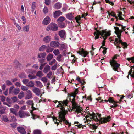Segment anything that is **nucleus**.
I'll use <instances>...</instances> for the list:
<instances>
[{
    "label": "nucleus",
    "mask_w": 134,
    "mask_h": 134,
    "mask_svg": "<svg viewBox=\"0 0 134 134\" xmlns=\"http://www.w3.org/2000/svg\"><path fill=\"white\" fill-rule=\"evenodd\" d=\"M30 27L29 25H27L24 26L22 28L23 31L24 32H28L29 31Z\"/></svg>",
    "instance_id": "obj_22"
},
{
    "label": "nucleus",
    "mask_w": 134,
    "mask_h": 134,
    "mask_svg": "<svg viewBox=\"0 0 134 134\" xmlns=\"http://www.w3.org/2000/svg\"><path fill=\"white\" fill-rule=\"evenodd\" d=\"M77 90H76L75 92L72 94L73 98L72 99V103L73 108L76 109V111L77 113H81L82 110V108L80 106H78V104L75 102V99L74 98L77 96L76 95L77 93Z\"/></svg>",
    "instance_id": "obj_4"
},
{
    "label": "nucleus",
    "mask_w": 134,
    "mask_h": 134,
    "mask_svg": "<svg viewBox=\"0 0 134 134\" xmlns=\"http://www.w3.org/2000/svg\"><path fill=\"white\" fill-rule=\"evenodd\" d=\"M58 26L56 24L51 23L47 27L46 30L48 31L50 30L53 31H56L58 30Z\"/></svg>",
    "instance_id": "obj_7"
},
{
    "label": "nucleus",
    "mask_w": 134,
    "mask_h": 134,
    "mask_svg": "<svg viewBox=\"0 0 134 134\" xmlns=\"http://www.w3.org/2000/svg\"><path fill=\"white\" fill-rule=\"evenodd\" d=\"M62 13L60 10L56 11L54 14V17L55 18H56L58 16L61 15Z\"/></svg>",
    "instance_id": "obj_19"
},
{
    "label": "nucleus",
    "mask_w": 134,
    "mask_h": 134,
    "mask_svg": "<svg viewBox=\"0 0 134 134\" xmlns=\"http://www.w3.org/2000/svg\"><path fill=\"white\" fill-rule=\"evenodd\" d=\"M26 96L25 97L26 99H28L32 98V94L31 91L30 90H28L26 91Z\"/></svg>",
    "instance_id": "obj_14"
},
{
    "label": "nucleus",
    "mask_w": 134,
    "mask_h": 134,
    "mask_svg": "<svg viewBox=\"0 0 134 134\" xmlns=\"http://www.w3.org/2000/svg\"><path fill=\"white\" fill-rule=\"evenodd\" d=\"M18 130L22 134H25L26 132L24 128L22 127H18Z\"/></svg>",
    "instance_id": "obj_20"
},
{
    "label": "nucleus",
    "mask_w": 134,
    "mask_h": 134,
    "mask_svg": "<svg viewBox=\"0 0 134 134\" xmlns=\"http://www.w3.org/2000/svg\"><path fill=\"white\" fill-rule=\"evenodd\" d=\"M106 3H109L111 5H113L114 4V3L109 0H105Z\"/></svg>",
    "instance_id": "obj_56"
},
{
    "label": "nucleus",
    "mask_w": 134,
    "mask_h": 134,
    "mask_svg": "<svg viewBox=\"0 0 134 134\" xmlns=\"http://www.w3.org/2000/svg\"><path fill=\"white\" fill-rule=\"evenodd\" d=\"M56 62V60L55 59H54L53 60L50 62L49 63V64L50 65H52L54 63Z\"/></svg>",
    "instance_id": "obj_64"
},
{
    "label": "nucleus",
    "mask_w": 134,
    "mask_h": 134,
    "mask_svg": "<svg viewBox=\"0 0 134 134\" xmlns=\"http://www.w3.org/2000/svg\"><path fill=\"white\" fill-rule=\"evenodd\" d=\"M127 59L128 61L131 60V62L134 63V58L132 57L131 58H128ZM129 75H130L131 77H134V65L131 67V69L128 72Z\"/></svg>",
    "instance_id": "obj_8"
},
{
    "label": "nucleus",
    "mask_w": 134,
    "mask_h": 134,
    "mask_svg": "<svg viewBox=\"0 0 134 134\" xmlns=\"http://www.w3.org/2000/svg\"><path fill=\"white\" fill-rule=\"evenodd\" d=\"M52 73L51 71H50L49 73L47 74V77L50 79L51 78V76L52 75Z\"/></svg>",
    "instance_id": "obj_51"
},
{
    "label": "nucleus",
    "mask_w": 134,
    "mask_h": 134,
    "mask_svg": "<svg viewBox=\"0 0 134 134\" xmlns=\"http://www.w3.org/2000/svg\"><path fill=\"white\" fill-rule=\"evenodd\" d=\"M65 19V18L63 16H61L59 17L57 20V21L58 23H60L63 22L64 21Z\"/></svg>",
    "instance_id": "obj_25"
},
{
    "label": "nucleus",
    "mask_w": 134,
    "mask_h": 134,
    "mask_svg": "<svg viewBox=\"0 0 134 134\" xmlns=\"http://www.w3.org/2000/svg\"><path fill=\"white\" fill-rule=\"evenodd\" d=\"M58 55L56 59L58 61L60 62L62 60V55L60 54Z\"/></svg>",
    "instance_id": "obj_42"
},
{
    "label": "nucleus",
    "mask_w": 134,
    "mask_h": 134,
    "mask_svg": "<svg viewBox=\"0 0 134 134\" xmlns=\"http://www.w3.org/2000/svg\"><path fill=\"white\" fill-rule=\"evenodd\" d=\"M14 86L12 85L9 88V93L14 94L16 95L18 94L20 92V90L18 88H16L13 89Z\"/></svg>",
    "instance_id": "obj_9"
},
{
    "label": "nucleus",
    "mask_w": 134,
    "mask_h": 134,
    "mask_svg": "<svg viewBox=\"0 0 134 134\" xmlns=\"http://www.w3.org/2000/svg\"><path fill=\"white\" fill-rule=\"evenodd\" d=\"M57 64H55L52 67L51 69L53 70H55L57 68Z\"/></svg>",
    "instance_id": "obj_59"
},
{
    "label": "nucleus",
    "mask_w": 134,
    "mask_h": 134,
    "mask_svg": "<svg viewBox=\"0 0 134 134\" xmlns=\"http://www.w3.org/2000/svg\"><path fill=\"white\" fill-rule=\"evenodd\" d=\"M18 115L21 118L29 116V113L27 111L19 110L18 112Z\"/></svg>",
    "instance_id": "obj_10"
},
{
    "label": "nucleus",
    "mask_w": 134,
    "mask_h": 134,
    "mask_svg": "<svg viewBox=\"0 0 134 134\" xmlns=\"http://www.w3.org/2000/svg\"><path fill=\"white\" fill-rule=\"evenodd\" d=\"M24 96V93L23 92H21L20 93H19L18 95V98L20 99H21Z\"/></svg>",
    "instance_id": "obj_33"
},
{
    "label": "nucleus",
    "mask_w": 134,
    "mask_h": 134,
    "mask_svg": "<svg viewBox=\"0 0 134 134\" xmlns=\"http://www.w3.org/2000/svg\"><path fill=\"white\" fill-rule=\"evenodd\" d=\"M77 53L79 54L80 55L83 56L85 57L88 54L89 52L85 51L83 49H82L81 50L78 51Z\"/></svg>",
    "instance_id": "obj_11"
},
{
    "label": "nucleus",
    "mask_w": 134,
    "mask_h": 134,
    "mask_svg": "<svg viewBox=\"0 0 134 134\" xmlns=\"http://www.w3.org/2000/svg\"><path fill=\"white\" fill-rule=\"evenodd\" d=\"M28 77L30 79H33L36 78V77L35 76L32 75L31 74H29L28 75Z\"/></svg>",
    "instance_id": "obj_49"
},
{
    "label": "nucleus",
    "mask_w": 134,
    "mask_h": 134,
    "mask_svg": "<svg viewBox=\"0 0 134 134\" xmlns=\"http://www.w3.org/2000/svg\"><path fill=\"white\" fill-rule=\"evenodd\" d=\"M34 134H41V131L38 129H36L34 130L33 131Z\"/></svg>",
    "instance_id": "obj_37"
},
{
    "label": "nucleus",
    "mask_w": 134,
    "mask_h": 134,
    "mask_svg": "<svg viewBox=\"0 0 134 134\" xmlns=\"http://www.w3.org/2000/svg\"><path fill=\"white\" fill-rule=\"evenodd\" d=\"M34 83L32 81H30L29 82L27 86L30 87H32L34 86Z\"/></svg>",
    "instance_id": "obj_38"
},
{
    "label": "nucleus",
    "mask_w": 134,
    "mask_h": 134,
    "mask_svg": "<svg viewBox=\"0 0 134 134\" xmlns=\"http://www.w3.org/2000/svg\"><path fill=\"white\" fill-rule=\"evenodd\" d=\"M29 81V80L28 79H24L22 81L23 83L24 84H27Z\"/></svg>",
    "instance_id": "obj_55"
},
{
    "label": "nucleus",
    "mask_w": 134,
    "mask_h": 134,
    "mask_svg": "<svg viewBox=\"0 0 134 134\" xmlns=\"http://www.w3.org/2000/svg\"><path fill=\"white\" fill-rule=\"evenodd\" d=\"M6 109V108L1 109L0 110V114L2 115L5 114Z\"/></svg>",
    "instance_id": "obj_45"
},
{
    "label": "nucleus",
    "mask_w": 134,
    "mask_h": 134,
    "mask_svg": "<svg viewBox=\"0 0 134 134\" xmlns=\"http://www.w3.org/2000/svg\"><path fill=\"white\" fill-rule=\"evenodd\" d=\"M88 124L89 127L92 129V132L95 131V129L97 128V126L94 125H92V124L89 123Z\"/></svg>",
    "instance_id": "obj_23"
},
{
    "label": "nucleus",
    "mask_w": 134,
    "mask_h": 134,
    "mask_svg": "<svg viewBox=\"0 0 134 134\" xmlns=\"http://www.w3.org/2000/svg\"><path fill=\"white\" fill-rule=\"evenodd\" d=\"M41 80L44 83H47V79L46 77H44L42 78Z\"/></svg>",
    "instance_id": "obj_46"
},
{
    "label": "nucleus",
    "mask_w": 134,
    "mask_h": 134,
    "mask_svg": "<svg viewBox=\"0 0 134 134\" xmlns=\"http://www.w3.org/2000/svg\"><path fill=\"white\" fill-rule=\"evenodd\" d=\"M36 83L37 84V86L39 87L42 88L43 87V86L42 85V83L40 81H37L36 82Z\"/></svg>",
    "instance_id": "obj_36"
},
{
    "label": "nucleus",
    "mask_w": 134,
    "mask_h": 134,
    "mask_svg": "<svg viewBox=\"0 0 134 134\" xmlns=\"http://www.w3.org/2000/svg\"><path fill=\"white\" fill-rule=\"evenodd\" d=\"M19 77L20 78L25 77L26 75L24 73H22L19 75Z\"/></svg>",
    "instance_id": "obj_53"
},
{
    "label": "nucleus",
    "mask_w": 134,
    "mask_h": 134,
    "mask_svg": "<svg viewBox=\"0 0 134 134\" xmlns=\"http://www.w3.org/2000/svg\"><path fill=\"white\" fill-rule=\"evenodd\" d=\"M53 55L52 54H49L47 56L46 59L47 61H50L53 57Z\"/></svg>",
    "instance_id": "obj_27"
},
{
    "label": "nucleus",
    "mask_w": 134,
    "mask_h": 134,
    "mask_svg": "<svg viewBox=\"0 0 134 134\" xmlns=\"http://www.w3.org/2000/svg\"><path fill=\"white\" fill-rule=\"evenodd\" d=\"M105 101L107 102H109L110 103H112L114 105H111L110 106L111 107V108H114V107H116L118 105L117 104H116V102L114 101L113 100V98L112 97H110L108 100H105Z\"/></svg>",
    "instance_id": "obj_12"
},
{
    "label": "nucleus",
    "mask_w": 134,
    "mask_h": 134,
    "mask_svg": "<svg viewBox=\"0 0 134 134\" xmlns=\"http://www.w3.org/2000/svg\"><path fill=\"white\" fill-rule=\"evenodd\" d=\"M21 88L23 91L28 90V88L26 87L23 86H21Z\"/></svg>",
    "instance_id": "obj_57"
},
{
    "label": "nucleus",
    "mask_w": 134,
    "mask_h": 134,
    "mask_svg": "<svg viewBox=\"0 0 134 134\" xmlns=\"http://www.w3.org/2000/svg\"><path fill=\"white\" fill-rule=\"evenodd\" d=\"M53 52L55 55H59L60 53L59 50L58 49L54 50Z\"/></svg>",
    "instance_id": "obj_40"
},
{
    "label": "nucleus",
    "mask_w": 134,
    "mask_h": 134,
    "mask_svg": "<svg viewBox=\"0 0 134 134\" xmlns=\"http://www.w3.org/2000/svg\"><path fill=\"white\" fill-rule=\"evenodd\" d=\"M26 103L29 105H34V104L33 102V101L31 100H29L27 101L26 102Z\"/></svg>",
    "instance_id": "obj_44"
},
{
    "label": "nucleus",
    "mask_w": 134,
    "mask_h": 134,
    "mask_svg": "<svg viewBox=\"0 0 134 134\" xmlns=\"http://www.w3.org/2000/svg\"><path fill=\"white\" fill-rule=\"evenodd\" d=\"M50 66L48 65H47L44 67L43 71L44 73H46L50 71Z\"/></svg>",
    "instance_id": "obj_21"
},
{
    "label": "nucleus",
    "mask_w": 134,
    "mask_h": 134,
    "mask_svg": "<svg viewBox=\"0 0 134 134\" xmlns=\"http://www.w3.org/2000/svg\"><path fill=\"white\" fill-rule=\"evenodd\" d=\"M88 112L89 113L88 114L86 115L85 117L86 121H85L84 123L86 124L88 122H90L91 121L93 120L97 122L100 120L102 122L105 123L109 122L110 119V116H108L107 118H102L101 117V115H99L98 116V117L99 118V119L95 115L94 113H93L91 114L89 113V112Z\"/></svg>",
    "instance_id": "obj_1"
},
{
    "label": "nucleus",
    "mask_w": 134,
    "mask_h": 134,
    "mask_svg": "<svg viewBox=\"0 0 134 134\" xmlns=\"http://www.w3.org/2000/svg\"><path fill=\"white\" fill-rule=\"evenodd\" d=\"M36 76L39 77H41L43 76V74L42 71H39L37 72Z\"/></svg>",
    "instance_id": "obj_32"
},
{
    "label": "nucleus",
    "mask_w": 134,
    "mask_h": 134,
    "mask_svg": "<svg viewBox=\"0 0 134 134\" xmlns=\"http://www.w3.org/2000/svg\"><path fill=\"white\" fill-rule=\"evenodd\" d=\"M26 106L25 105H24L21 107L20 110L23 111V110H26Z\"/></svg>",
    "instance_id": "obj_61"
},
{
    "label": "nucleus",
    "mask_w": 134,
    "mask_h": 134,
    "mask_svg": "<svg viewBox=\"0 0 134 134\" xmlns=\"http://www.w3.org/2000/svg\"><path fill=\"white\" fill-rule=\"evenodd\" d=\"M58 25L59 27L62 28H65L66 27V25L65 23H58Z\"/></svg>",
    "instance_id": "obj_35"
},
{
    "label": "nucleus",
    "mask_w": 134,
    "mask_h": 134,
    "mask_svg": "<svg viewBox=\"0 0 134 134\" xmlns=\"http://www.w3.org/2000/svg\"><path fill=\"white\" fill-rule=\"evenodd\" d=\"M46 52L48 53H49L50 52H51L53 51V49L50 47H47L46 48Z\"/></svg>",
    "instance_id": "obj_41"
},
{
    "label": "nucleus",
    "mask_w": 134,
    "mask_h": 134,
    "mask_svg": "<svg viewBox=\"0 0 134 134\" xmlns=\"http://www.w3.org/2000/svg\"><path fill=\"white\" fill-rule=\"evenodd\" d=\"M0 99L2 102H4L5 100V97L4 96H2L0 97Z\"/></svg>",
    "instance_id": "obj_62"
},
{
    "label": "nucleus",
    "mask_w": 134,
    "mask_h": 134,
    "mask_svg": "<svg viewBox=\"0 0 134 134\" xmlns=\"http://www.w3.org/2000/svg\"><path fill=\"white\" fill-rule=\"evenodd\" d=\"M114 27V29L115 30V32L116 34V35H117L118 33V32H119V31H120V30H119V28L118 27Z\"/></svg>",
    "instance_id": "obj_48"
},
{
    "label": "nucleus",
    "mask_w": 134,
    "mask_h": 134,
    "mask_svg": "<svg viewBox=\"0 0 134 134\" xmlns=\"http://www.w3.org/2000/svg\"><path fill=\"white\" fill-rule=\"evenodd\" d=\"M43 11L44 14H46L48 12V9L47 7H45L43 9Z\"/></svg>",
    "instance_id": "obj_50"
},
{
    "label": "nucleus",
    "mask_w": 134,
    "mask_h": 134,
    "mask_svg": "<svg viewBox=\"0 0 134 134\" xmlns=\"http://www.w3.org/2000/svg\"><path fill=\"white\" fill-rule=\"evenodd\" d=\"M66 45L64 44H62L59 45V48L60 50H62L64 49H65L66 48Z\"/></svg>",
    "instance_id": "obj_30"
},
{
    "label": "nucleus",
    "mask_w": 134,
    "mask_h": 134,
    "mask_svg": "<svg viewBox=\"0 0 134 134\" xmlns=\"http://www.w3.org/2000/svg\"><path fill=\"white\" fill-rule=\"evenodd\" d=\"M60 37L62 38H65L66 36V33L64 30L60 31L59 33Z\"/></svg>",
    "instance_id": "obj_18"
},
{
    "label": "nucleus",
    "mask_w": 134,
    "mask_h": 134,
    "mask_svg": "<svg viewBox=\"0 0 134 134\" xmlns=\"http://www.w3.org/2000/svg\"><path fill=\"white\" fill-rule=\"evenodd\" d=\"M11 126L13 128H15L17 125V124L16 123H14L10 124Z\"/></svg>",
    "instance_id": "obj_52"
},
{
    "label": "nucleus",
    "mask_w": 134,
    "mask_h": 134,
    "mask_svg": "<svg viewBox=\"0 0 134 134\" xmlns=\"http://www.w3.org/2000/svg\"><path fill=\"white\" fill-rule=\"evenodd\" d=\"M61 7L62 4L59 2L57 3L54 6V8L57 9H60Z\"/></svg>",
    "instance_id": "obj_24"
},
{
    "label": "nucleus",
    "mask_w": 134,
    "mask_h": 134,
    "mask_svg": "<svg viewBox=\"0 0 134 134\" xmlns=\"http://www.w3.org/2000/svg\"><path fill=\"white\" fill-rule=\"evenodd\" d=\"M51 21V19L48 16H46L43 20L42 24L44 25H47L49 24Z\"/></svg>",
    "instance_id": "obj_13"
},
{
    "label": "nucleus",
    "mask_w": 134,
    "mask_h": 134,
    "mask_svg": "<svg viewBox=\"0 0 134 134\" xmlns=\"http://www.w3.org/2000/svg\"><path fill=\"white\" fill-rule=\"evenodd\" d=\"M60 45L59 42L57 41H53L50 43V46L51 47L57 48Z\"/></svg>",
    "instance_id": "obj_15"
},
{
    "label": "nucleus",
    "mask_w": 134,
    "mask_h": 134,
    "mask_svg": "<svg viewBox=\"0 0 134 134\" xmlns=\"http://www.w3.org/2000/svg\"><path fill=\"white\" fill-rule=\"evenodd\" d=\"M122 32V30H120V31L118 32L117 34V37L118 38H115L114 44L117 46V47L120 48L119 45L121 43L122 45L123 48H127V43L125 42H122V40H121V33Z\"/></svg>",
    "instance_id": "obj_3"
},
{
    "label": "nucleus",
    "mask_w": 134,
    "mask_h": 134,
    "mask_svg": "<svg viewBox=\"0 0 134 134\" xmlns=\"http://www.w3.org/2000/svg\"><path fill=\"white\" fill-rule=\"evenodd\" d=\"M111 15L113 17H115L116 19H117L116 21L118 19V18L116 16H115V14L114 12H111Z\"/></svg>",
    "instance_id": "obj_54"
},
{
    "label": "nucleus",
    "mask_w": 134,
    "mask_h": 134,
    "mask_svg": "<svg viewBox=\"0 0 134 134\" xmlns=\"http://www.w3.org/2000/svg\"><path fill=\"white\" fill-rule=\"evenodd\" d=\"M5 82L7 85L8 86L12 84L11 82L8 80L6 81Z\"/></svg>",
    "instance_id": "obj_58"
},
{
    "label": "nucleus",
    "mask_w": 134,
    "mask_h": 134,
    "mask_svg": "<svg viewBox=\"0 0 134 134\" xmlns=\"http://www.w3.org/2000/svg\"><path fill=\"white\" fill-rule=\"evenodd\" d=\"M10 113H13L16 115H17V111L13 108H11L9 109Z\"/></svg>",
    "instance_id": "obj_29"
},
{
    "label": "nucleus",
    "mask_w": 134,
    "mask_h": 134,
    "mask_svg": "<svg viewBox=\"0 0 134 134\" xmlns=\"http://www.w3.org/2000/svg\"><path fill=\"white\" fill-rule=\"evenodd\" d=\"M110 35V33L109 32H107L104 30H102L100 32H98L96 36L95 37V39H98L99 38V35H101L102 36L100 38H103L104 40H105L107 38V36H109Z\"/></svg>",
    "instance_id": "obj_5"
},
{
    "label": "nucleus",
    "mask_w": 134,
    "mask_h": 134,
    "mask_svg": "<svg viewBox=\"0 0 134 134\" xmlns=\"http://www.w3.org/2000/svg\"><path fill=\"white\" fill-rule=\"evenodd\" d=\"M67 18L69 20H71L74 18V16L71 13H68L66 15V16Z\"/></svg>",
    "instance_id": "obj_26"
},
{
    "label": "nucleus",
    "mask_w": 134,
    "mask_h": 134,
    "mask_svg": "<svg viewBox=\"0 0 134 134\" xmlns=\"http://www.w3.org/2000/svg\"><path fill=\"white\" fill-rule=\"evenodd\" d=\"M116 58L117 56L115 55L113 58L112 60L110 62L111 65L113 67V69L115 71H117L118 68L120 66V65L117 63L114 60Z\"/></svg>",
    "instance_id": "obj_6"
},
{
    "label": "nucleus",
    "mask_w": 134,
    "mask_h": 134,
    "mask_svg": "<svg viewBox=\"0 0 134 134\" xmlns=\"http://www.w3.org/2000/svg\"><path fill=\"white\" fill-rule=\"evenodd\" d=\"M67 100L64 101L63 102L59 101L58 102L59 105L61 107L60 109L62 111L61 112H59V116L60 118V121L58 120L59 122H62L63 121L66 124H68V127H69L71 125L70 123H69L66 120L65 118V113L64 112L65 110L64 109V107L67 105Z\"/></svg>",
    "instance_id": "obj_2"
},
{
    "label": "nucleus",
    "mask_w": 134,
    "mask_h": 134,
    "mask_svg": "<svg viewBox=\"0 0 134 134\" xmlns=\"http://www.w3.org/2000/svg\"><path fill=\"white\" fill-rule=\"evenodd\" d=\"M11 99L13 102H15L17 100V97L16 96L12 97L11 98Z\"/></svg>",
    "instance_id": "obj_43"
},
{
    "label": "nucleus",
    "mask_w": 134,
    "mask_h": 134,
    "mask_svg": "<svg viewBox=\"0 0 134 134\" xmlns=\"http://www.w3.org/2000/svg\"><path fill=\"white\" fill-rule=\"evenodd\" d=\"M51 38L49 36H46L43 39V41L46 43H49L51 40Z\"/></svg>",
    "instance_id": "obj_16"
},
{
    "label": "nucleus",
    "mask_w": 134,
    "mask_h": 134,
    "mask_svg": "<svg viewBox=\"0 0 134 134\" xmlns=\"http://www.w3.org/2000/svg\"><path fill=\"white\" fill-rule=\"evenodd\" d=\"M45 3L46 5H48L50 4V0H45Z\"/></svg>",
    "instance_id": "obj_63"
},
{
    "label": "nucleus",
    "mask_w": 134,
    "mask_h": 134,
    "mask_svg": "<svg viewBox=\"0 0 134 134\" xmlns=\"http://www.w3.org/2000/svg\"><path fill=\"white\" fill-rule=\"evenodd\" d=\"M33 92L37 96H39L41 94V91L38 88L35 87L32 89Z\"/></svg>",
    "instance_id": "obj_17"
},
{
    "label": "nucleus",
    "mask_w": 134,
    "mask_h": 134,
    "mask_svg": "<svg viewBox=\"0 0 134 134\" xmlns=\"http://www.w3.org/2000/svg\"><path fill=\"white\" fill-rule=\"evenodd\" d=\"M2 120L4 122H7L9 121V119L6 115H4L2 116Z\"/></svg>",
    "instance_id": "obj_34"
},
{
    "label": "nucleus",
    "mask_w": 134,
    "mask_h": 134,
    "mask_svg": "<svg viewBox=\"0 0 134 134\" xmlns=\"http://www.w3.org/2000/svg\"><path fill=\"white\" fill-rule=\"evenodd\" d=\"M46 55V53L45 52L42 53L38 54V57L40 58H45Z\"/></svg>",
    "instance_id": "obj_28"
},
{
    "label": "nucleus",
    "mask_w": 134,
    "mask_h": 134,
    "mask_svg": "<svg viewBox=\"0 0 134 134\" xmlns=\"http://www.w3.org/2000/svg\"><path fill=\"white\" fill-rule=\"evenodd\" d=\"M36 3L35 2H33L32 3L31 6L32 11V12H34L35 10L36 7Z\"/></svg>",
    "instance_id": "obj_39"
},
{
    "label": "nucleus",
    "mask_w": 134,
    "mask_h": 134,
    "mask_svg": "<svg viewBox=\"0 0 134 134\" xmlns=\"http://www.w3.org/2000/svg\"><path fill=\"white\" fill-rule=\"evenodd\" d=\"M47 47L45 45H43L40 47L39 50L40 51H44L47 48Z\"/></svg>",
    "instance_id": "obj_31"
},
{
    "label": "nucleus",
    "mask_w": 134,
    "mask_h": 134,
    "mask_svg": "<svg viewBox=\"0 0 134 134\" xmlns=\"http://www.w3.org/2000/svg\"><path fill=\"white\" fill-rule=\"evenodd\" d=\"M12 121H16V119L14 116H11Z\"/></svg>",
    "instance_id": "obj_60"
},
{
    "label": "nucleus",
    "mask_w": 134,
    "mask_h": 134,
    "mask_svg": "<svg viewBox=\"0 0 134 134\" xmlns=\"http://www.w3.org/2000/svg\"><path fill=\"white\" fill-rule=\"evenodd\" d=\"M14 24L15 25L16 27L18 28V29L20 30L21 29V27L20 26V25L14 22Z\"/></svg>",
    "instance_id": "obj_47"
}]
</instances>
